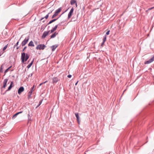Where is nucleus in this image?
I'll list each match as a JSON object with an SVG mask.
<instances>
[{
    "mask_svg": "<svg viewBox=\"0 0 154 154\" xmlns=\"http://www.w3.org/2000/svg\"><path fill=\"white\" fill-rule=\"evenodd\" d=\"M29 58V56L28 54H26L24 52H23L21 54V60L22 63L26 61Z\"/></svg>",
    "mask_w": 154,
    "mask_h": 154,
    "instance_id": "1",
    "label": "nucleus"
},
{
    "mask_svg": "<svg viewBox=\"0 0 154 154\" xmlns=\"http://www.w3.org/2000/svg\"><path fill=\"white\" fill-rule=\"evenodd\" d=\"M29 58V56L28 54H26L24 52H23L21 54V60L22 63L26 61Z\"/></svg>",
    "mask_w": 154,
    "mask_h": 154,
    "instance_id": "2",
    "label": "nucleus"
},
{
    "mask_svg": "<svg viewBox=\"0 0 154 154\" xmlns=\"http://www.w3.org/2000/svg\"><path fill=\"white\" fill-rule=\"evenodd\" d=\"M61 7H60L55 11L54 14L52 16L51 18L53 19L57 16L58 14L61 11Z\"/></svg>",
    "mask_w": 154,
    "mask_h": 154,
    "instance_id": "3",
    "label": "nucleus"
},
{
    "mask_svg": "<svg viewBox=\"0 0 154 154\" xmlns=\"http://www.w3.org/2000/svg\"><path fill=\"white\" fill-rule=\"evenodd\" d=\"M46 46L44 44H40L38 45L36 47V49L37 50H44Z\"/></svg>",
    "mask_w": 154,
    "mask_h": 154,
    "instance_id": "4",
    "label": "nucleus"
},
{
    "mask_svg": "<svg viewBox=\"0 0 154 154\" xmlns=\"http://www.w3.org/2000/svg\"><path fill=\"white\" fill-rule=\"evenodd\" d=\"M29 39V36H28L27 37H26L25 39L23 41H22L21 43V45L22 46H23L25 45L28 42Z\"/></svg>",
    "mask_w": 154,
    "mask_h": 154,
    "instance_id": "5",
    "label": "nucleus"
},
{
    "mask_svg": "<svg viewBox=\"0 0 154 154\" xmlns=\"http://www.w3.org/2000/svg\"><path fill=\"white\" fill-rule=\"evenodd\" d=\"M13 83H14V82L13 81L11 82L10 85L9 86V87L8 88V89L7 90H6L5 91V92L4 93H2V92H1V94H2V95H4L6 93V92L7 91H10L11 89L12 88V86H13L12 85H13Z\"/></svg>",
    "mask_w": 154,
    "mask_h": 154,
    "instance_id": "6",
    "label": "nucleus"
},
{
    "mask_svg": "<svg viewBox=\"0 0 154 154\" xmlns=\"http://www.w3.org/2000/svg\"><path fill=\"white\" fill-rule=\"evenodd\" d=\"M59 81H60V79H59L57 77H54L52 78V83L53 84H54Z\"/></svg>",
    "mask_w": 154,
    "mask_h": 154,
    "instance_id": "7",
    "label": "nucleus"
},
{
    "mask_svg": "<svg viewBox=\"0 0 154 154\" xmlns=\"http://www.w3.org/2000/svg\"><path fill=\"white\" fill-rule=\"evenodd\" d=\"M8 79H4V82H3V86H2V89H1L2 92V88H5L6 87V86L7 83L8 81Z\"/></svg>",
    "mask_w": 154,
    "mask_h": 154,
    "instance_id": "8",
    "label": "nucleus"
},
{
    "mask_svg": "<svg viewBox=\"0 0 154 154\" xmlns=\"http://www.w3.org/2000/svg\"><path fill=\"white\" fill-rule=\"evenodd\" d=\"M74 9L73 8H72L71 9L70 12H69L68 14V18L69 19L72 16L74 11Z\"/></svg>",
    "mask_w": 154,
    "mask_h": 154,
    "instance_id": "9",
    "label": "nucleus"
},
{
    "mask_svg": "<svg viewBox=\"0 0 154 154\" xmlns=\"http://www.w3.org/2000/svg\"><path fill=\"white\" fill-rule=\"evenodd\" d=\"M50 31H45L43 33L42 35V38H44L46 37L48 35L49 33L50 32Z\"/></svg>",
    "mask_w": 154,
    "mask_h": 154,
    "instance_id": "10",
    "label": "nucleus"
},
{
    "mask_svg": "<svg viewBox=\"0 0 154 154\" xmlns=\"http://www.w3.org/2000/svg\"><path fill=\"white\" fill-rule=\"evenodd\" d=\"M24 90V87L23 86L20 87L18 90V93L19 94H20Z\"/></svg>",
    "mask_w": 154,
    "mask_h": 154,
    "instance_id": "11",
    "label": "nucleus"
},
{
    "mask_svg": "<svg viewBox=\"0 0 154 154\" xmlns=\"http://www.w3.org/2000/svg\"><path fill=\"white\" fill-rule=\"evenodd\" d=\"M75 116L77 119V120L78 122V123L79 125L80 124V121H79V113L78 112L77 113H75Z\"/></svg>",
    "mask_w": 154,
    "mask_h": 154,
    "instance_id": "12",
    "label": "nucleus"
},
{
    "mask_svg": "<svg viewBox=\"0 0 154 154\" xmlns=\"http://www.w3.org/2000/svg\"><path fill=\"white\" fill-rule=\"evenodd\" d=\"M58 45H52V46L51 47L52 51H54L55 49L58 47Z\"/></svg>",
    "mask_w": 154,
    "mask_h": 154,
    "instance_id": "13",
    "label": "nucleus"
},
{
    "mask_svg": "<svg viewBox=\"0 0 154 154\" xmlns=\"http://www.w3.org/2000/svg\"><path fill=\"white\" fill-rule=\"evenodd\" d=\"M58 33L56 32H55L51 35V38H54L58 34Z\"/></svg>",
    "mask_w": 154,
    "mask_h": 154,
    "instance_id": "14",
    "label": "nucleus"
},
{
    "mask_svg": "<svg viewBox=\"0 0 154 154\" xmlns=\"http://www.w3.org/2000/svg\"><path fill=\"white\" fill-rule=\"evenodd\" d=\"M57 20V19H55L51 20L49 22V23H48V24L46 26H47V25L51 23H52L55 22V21H56Z\"/></svg>",
    "mask_w": 154,
    "mask_h": 154,
    "instance_id": "15",
    "label": "nucleus"
},
{
    "mask_svg": "<svg viewBox=\"0 0 154 154\" xmlns=\"http://www.w3.org/2000/svg\"><path fill=\"white\" fill-rule=\"evenodd\" d=\"M29 46L34 47V45L32 41H31L28 45Z\"/></svg>",
    "mask_w": 154,
    "mask_h": 154,
    "instance_id": "16",
    "label": "nucleus"
},
{
    "mask_svg": "<svg viewBox=\"0 0 154 154\" xmlns=\"http://www.w3.org/2000/svg\"><path fill=\"white\" fill-rule=\"evenodd\" d=\"M34 61V59H33L32 60V62L27 66V68L29 69L30 68L31 66L32 65L33 62Z\"/></svg>",
    "mask_w": 154,
    "mask_h": 154,
    "instance_id": "17",
    "label": "nucleus"
},
{
    "mask_svg": "<svg viewBox=\"0 0 154 154\" xmlns=\"http://www.w3.org/2000/svg\"><path fill=\"white\" fill-rule=\"evenodd\" d=\"M50 14V13H48L47 15H46L45 17H44L42 18L40 20H43L44 18H45L46 19H47L48 18V16H49V14Z\"/></svg>",
    "mask_w": 154,
    "mask_h": 154,
    "instance_id": "18",
    "label": "nucleus"
},
{
    "mask_svg": "<svg viewBox=\"0 0 154 154\" xmlns=\"http://www.w3.org/2000/svg\"><path fill=\"white\" fill-rule=\"evenodd\" d=\"M77 2L76 0H71L70 1V4L71 5H73Z\"/></svg>",
    "mask_w": 154,
    "mask_h": 154,
    "instance_id": "19",
    "label": "nucleus"
},
{
    "mask_svg": "<svg viewBox=\"0 0 154 154\" xmlns=\"http://www.w3.org/2000/svg\"><path fill=\"white\" fill-rule=\"evenodd\" d=\"M28 121H30L32 120V116H31L29 114H28Z\"/></svg>",
    "mask_w": 154,
    "mask_h": 154,
    "instance_id": "20",
    "label": "nucleus"
},
{
    "mask_svg": "<svg viewBox=\"0 0 154 154\" xmlns=\"http://www.w3.org/2000/svg\"><path fill=\"white\" fill-rule=\"evenodd\" d=\"M21 37L20 38V39L18 40V41L17 42V43L14 45V48L16 46H17V45H18V44L19 43V41H20V39H21Z\"/></svg>",
    "mask_w": 154,
    "mask_h": 154,
    "instance_id": "21",
    "label": "nucleus"
},
{
    "mask_svg": "<svg viewBox=\"0 0 154 154\" xmlns=\"http://www.w3.org/2000/svg\"><path fill=\"white\" fill-rule=\"evenodd\" d=\"M42 101L43 100H41L40 101H39L38 104L36 106V108H37L41 104Z\"/></svg>",
    "mask_w": 154,
    "mask_h": 154,
    "instance_id": "22",
    "label": "nucleus"
},
{
    "mask_svg": "<svg viewBox=\"0 0 154 154\" xmlns=\"http://www.w3.org/2000/svg\"><path fill=\"white\" fill-rule=\"evenodd\" d=\"M106 35H105L103 37V42H105L106 41Z\"/></svg>",
    "mask_w": 154,
    "mask_h": 154,
    "instance_id": "23",
    "label": "nucleus"
},
{
    "mask_svg": "<svg viewBox=\"0 0 154 154\" xmlns=\"http://www.w3.org/2000/svg\"><path fill=\"white\" fill-rule=\"evenodd\" d=\"M18 115V114L17 113H16V114H15L14 115H13V116L12 117V119H14Z\"/></svg>",
    "mask_w": 154,
    "mask_h": 154,
    "instance_id": "24",
    "label": "nucleus"
},
{
    "mask_svg": "<svg viewBox=\"0 0 154 154\" xmlns=\"http://www.w3.org/2000/svg\"><path fill=\"white\" fill-rule=\"evenodd\" d=\"M3 64L1 66V67H0V71L1 72H3V69L2 68V66H3Z\"/></svg>",
    "mask_w": 154,
    "mask_h": 154,
    "instance_id": "25",
    "label": "nucleus"
},
{
    "mask_svg": "<svg viewBox=\"0 0 154 154\" xmlns=\"http://www.w3.org/2000/svg\"><path fill=\"white\" fill-rule=\"evenodd\" d=\"M32 95V94L28 93V99L31 98Z\"/></svg>",
    "mask_w": 154,
    "mask_h": 154,
    "instance_id": "26",
    "label": "nucleus"
},
{
    "mask_svg": "<svg viewBox=\"0 0 154 154\" xmlns=\"http://www.w3.org/2000/svg\"><path fill=\"white\" fill-rule=\"evenodd\" d=\"M57 27H58V25H56L53 28V29L54 31H55L57 29Z\"/></svg>",
    "mask_w": 154,
    "mask_h": 154,
    "instance_id": "27",
    "label": "nucleus"
},
{
    "mask_svg": "<svg viewBox=\"0 0 154 154\" xmlns=\"http://www.w3.org/2000/svg\"><path fill=\"white\" fill-rule=\"evenodd\" d=\"M7 47V45H5L4 48H3L2 51H5Z\"/></svg>",
    "mask_w": 154,
    "mask_h": 154,
    "instance_id": "28",
    "label": "nucleus"
},
{
    "mask_svg": "<svg viewBox=\"0 0 154 154\" xmlns=\"http://www.w3.org/2000/svg\"><path fill=\"white\" fill-rule=\"evenodd\" d=\"M9 69L8 68L4 72V73H5V75H5L6 73L8 72V71L9 70Z\"/></svg>",
    "mask_w": 154,
    "mask_h": 154,
    "instance_id": "29",
    "label": "nucleus"
},
{
    "mask_svg": "<svg viewBox=\"0 0 154 154\" xmlns=\"http://www.w3.org/2000/svg\"><path fill=\"white\" fill-rule=\"evenodd\" d=\"M4 52L2 51H0V57L2 56V55L4 53Z\"/></svg>",
    "mask_w": 154,
    "mask_h": 154,
    "instance_id": "30",
    "label": "nucleus"
},
{
    "mask_svg": "<svg viewBox=\"0 0 154 154\" xmlns=\"http://www.w3.org/2000/svg\"><path fill=\"white\" fill-rule=\"evenodd\" d=\"M48 82L47 81H46L45 82H42V83H41L39 85V86H41V85H42L43 84H45L47 82Z\"/></svg>",
    "mask_w": 154,
    "mask_h": 154,
    "instance_id": "31",
    "label": "nucleus"
},
{
    "mask_svg": "<svg viewBox=\"0 0 154 154\" xmlns=\"http://www.w3.org/2000/svg\"><path fill=\"white\" fill-rule=\"evenodd\" d=\"M154 8V7H153L151 8H149L148 9V10L146 11H148L151 10L153 8Z\"/></svg>",
    "mask_w": 154,
    "mask_h": 154,
    "instance_id": "32",
    "label": "nucleus"
},
{
    "mask_svg": "<svg viewBox=\"0 0 154 154\" xmlns=\"http://www.w3.org/2000/svg\"><path fill=\"white\" fill-rule=\"evenodd\" d=\"M110 32V30H108L106 33V36L107 35H108L109 34Z\"/></svg>",
    "mask_w": 154,
    "mask_h": 154,
    "instance_id": "33",
    "label": "nucleus"
},
{
    "mask_svg": "<svg viewBox=\"0 0 154 154\" xmlns=\"http://www.w3.org/2000/svg\"><path fill=\"white\" fill-rule=\"evenodd\" d=\"M35 87V85H34L32 87L31 89L30 90H32V91H34V88Z\"/></svg>",
    "mask_w": 154,
    "mask_h": 154,
    "instance_id": "34",
    "label": "nucleus"
},
{
    "mask_svg": "<svg viewBox=\"0 0 154 154\" xmlns=\"http://www.w3.org/2000/svg\"><path fill=\"white\" fill-rule=\"evenodd\" d=\"M67 10H68V9H67L64 12H63L62 13V14H61L59 16V17L60 18V17H61V15L62 14H64L65 12H66V11H67Z\"/></svg>",
    "mask_w": 154,
    "mask_h": 154,
    "instance_id": "35",
    "label": "nucleus"
},
{
    "mask_svg": "<svg viewBox=\"0 0 154 154\" xmlns=\"http://www.w3.org/2000/svg\"><path fill=\"white\" fill-rule=\"evenodd\" d=\"M33 91L30 90V91L29 92V93L32 94V93Z\"/></svg>",
    "mask_w": 154,
    "mask_h": 154,
    "instance_id": "36",
    "label": "nucleus"
},
{
    "mask_svg": "<svg viewBox=\"0 0 154 154\" xmlns=\"http://www.w3.org/2000/svg\"><path fill=\"white\" fill-rule=\"evenodd\" d=\"M54 31L53 29H52L51 31V33H52Z\"/></svg>",
    "mask_w": 154,
    "mask_h": 154,
    "instance_id": "37",
    "label": "nucleus"
},
{
    "mask_svg": "<svg viewBox=\"0 0 154 154\" xmlns=\"http://www.w3.org/2000/svg\"><path fill=\"white\" fill-rule=\"evenodd\" d=\"M71 77H72V75H68V76H67V77H68L69 78H71Z\"/></svg>",
    "mask_w": 154,
    "mask_h": 154,
    "instance_id": "38",
    "label": "nucleus"
},
{
    "mask_svg": "<svg viewBox=\"0 0 154 154\" xmlns=\"http://www.w3.org/2000/svg\"><path fill=\"white\" fill-rule=\"evenodd\" d=\"M104 43H105L104 42H103L101 44V46L103 47Z\"/></svg>",
    "mask_w": 154,
    "mask_h": 154,
    "instance_id": "39",
    "label": "nucleus"
},
{
    "mask_svg": "<svg viewBox=\"0 0 154 154\" xmlns=\"http://www.w3.org/2000/svg\"><path fill=\"white\" fill-rule=\"evenodd\" d=\"M27 48V47L26 46H25L24 47V48H23V51H24L25 49H26V48Z\"/></svg>",
    "mask_w": 154,
    "mask_h": 154,
    "instance_id": "40",
    "label": "nucleus"
},
{
    "mask_svg": "<svg viewBox=\"0 0 154 154\" xmlns=\"http://www.w3.org/2000/svg\"><path fill=\"white\" fill-rule=\"evenodd\" d=\"M22 112H23V111H20V112H17V113L18 115L19 114H20V113H22Z\"/></svg>",
    "mask_w": 154,
    "mask_h": 154,
    "instance_id": "41",
    "label": "nucleus"
},
{
    "mask_svg": "<svg viewBox=\"0 0 154 154\" xmlns=\"http://www.w3.org/2000/svg\"><path fill=\"white\" fill-rule=\"evenodd\" d=\"M32 75V73L31 74H30L29 75V76L31 77Z\"/></svg>",
    "mask_w": 154,
    "mask_h": 154,
    "instance_id": "42",
    "label": "nucleus"
},
{
    "mask_svg": "<svg viewBox=\"0 0 154 154\" xmlns=\"http://www.w3.org/2000/svg\"><path fill=\"white\" fill-rule=\"evenodd\" d=\"M75 4V6H76V7H77V2H76Z\"/></svg>",
    "mask_w": 154,
    "mask_h": 154,
    "instance_id": "43",
    "label": "nucleus"
},
{
    "mask_svg": "<svg viewBox=\"0 0 154 154\" xmlns=\"http://www.w3.org/2000/svg\"><path fill=\"white\" fill-rule=\"evenodd\" d=\"M11 67H12V66H10L8 68V69H9Z\"/></svg>",
    "mask_w": 154,
    "mask_h": 154,
    "instance_id": "44",
    "label": "nucleus"
},
{
    "mask_svg": "<svg viewBox=\"0 0 154 154\" xmlns=\"http://www.w3.org/2000/svg\"><path fill=\"white\" fill-rule=\"evenodd\" d=\"M19 47H20L19 46H17V47L16 49H18L19 48Z\"/></svg>",
    "mask_w": 154,
    "mask_h": 154,
    "instance_id": "45",
    "label": "nucleus"
},
{
    "mask_svg": "<svg viewBox=\"0 0 154 154\" xmlns=\"http://www.w3.org/2000/svg\"><path fill=\"white\" fill-rule=\"evenodd\" d=\"M78 81L75 84V85H76L78 83Z\"/></svg>",
    "mask_w": 154,
    "mask_h": 154,
    "instance_id": "46",
    "label": "nucleus"
},
{
    "mask_svg": "<svg viewBox=\"0 0 154 154\" xmlns=\"http://www.w3.org/2000/svg\"><path fill=\"white\" fill-rule=\"evenodd\" d=\"M57 25H58H58H60V23H58V24Z\"/></svg>",
    "mask_w": 154,
    "mask_h": 154,
    "instance_id": "47",
    "label": "nucleus"
},
{
    "mask_svg": "<svg viewBox=\"0 0 154 154\" xmlns=\"http://www.w3.org/2000/svg\"><path fill=\"white\" fill-rule=\"evenodd\" d=\"M45 20H44L43 21V23H44V22H45Z\"/></svg>",
    "mask_w": 154,
    "mask_h": 154,
    "instance_id": "48",
    "label": "nucleus"
},
{
    "mask_svg": "<svg viewBox=\"0 0 154 154\" xmlns=\"http://www.w3.org/2000/svg\"><path fill=\"white\" fill-rule=\"evenodd\" d=\"M59 18V17H57V18H56V19H57V20Z\"/></svg>",
    "mask_w": 154,
    "mask_h": 154,
    "instance_id": "49",
    "label": "nucleus"
},
{
    "mask_svg": "<svg viewBox=\"0 0 154 154\" xmlns=\"http://www.w3.org/2000/svg\"><path fill=\"white\" fill-rule=\"evenodd\" d=\"M29 61V60L28 61V62Z\"/></svg>",
    "mask_w": 154,
    "mask_h": 154,
    "instance_id": "50",
    "label": "nucleus"
},
{
    "mask_svg": "<svg viewBox=\"0 0 154 154\" xmlns=\"http://www.w3.org/2000/svg\"><path fill=\"white\" fill-rule=\"evenodd\" d=\"M85 154H86L85 153Z\"/></svg>",
    "mask_w": 154,
    "mask_h": 154,
    "instance_id": "51",
    "label": "nucleus"
}]
</instances>
